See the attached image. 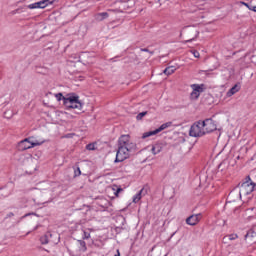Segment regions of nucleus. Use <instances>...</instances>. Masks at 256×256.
<instances>
[{"mask_svg":"<svg viewBox=\"0 0 256 256\" xmlns=\"http://www.w3.org/2000/svg\"><path fill=\"white\" fill-rule=\"evenodd\" d=\"M93 230L90 229V228H87V229H83V236H82V239H91V232Z\"/></svg>","mask_w":256,"mask_h":256,"instance_id":"obj_19","label":"nucleus"},{"mask_svg":"<svg viewBox=\"0 0 256 256\" xmlns=\"http://www.w3.org/2000/svg\"><path fill=\"white\" fill-rule=\"evenodd\" d=\"M55 97H56L57 101H61V100H63V99H66V98L63 96V94H61V93L56 94Z\"/></svg>","mask_w":256,"mask_h":256,"instance_id":"obj_27","label":"nucleus"},{"mask_svg":"<svg viewBox=\"0 0 256 256\" xmlns=\"http://www.w3.org/2000/svg\"><path fill=\"white\" fill-rule=\"evenodd\" d=\"M80 175H81V168L76 167V168L74 169V176H75V177H80Z\"/></svg>","mask_w":256,"mask_h":256,"instance_id":"obj_24","label":"nucleus"},{"mask_svg":"<svg viewBox=\"0 0 256 256\" xmlns=\"http://www.w3.org/2000/svg\"><path fill=\"white\" fill-rule=\"evenodd\" d=\"M13 216H14L13 212L8 213L7 215V217H13Z\"/></svg>","mask_w":256,"mask_h":256,"instance_id":"obj_31","label":"nucleus"},{"mask_svg":"<svg viewBox=\"0 0 256 256\" xmlns=\"http://www.w3.org/2000/svg\"><path fill=\"white\" fill-rule=\"evenodd\" d=\"M141 51L147 52L149 50L147 48H143V49H141Z\"/></svg>","mask_w":256,"mask_h":256,"instance_id":"obj_33","label":"nucleus"},{"mask_svg":"<svg viewBox=\"0 0 256 256\" xmlns=\"http://www.w3.org/2000/svg\"><path fill=\"white\" fill-rule=\"evenodd\" d=\"M145 115H147V112H141L136 116V119L138 121H140V119H143V117H145Z\"/></svg>","mask_w":256,"mask_h":256,"instance_id":"obj_26","label":"nucleus"},{"mask_svg":"<svg viewBox=\"0 0 256 256\" xmlns=\"http://www.w3.org/2000/svg\"><path fill=\"white\" fill-rule=\"evenodd\" d=\"M239 91V86L234 85L228 92H227V97H233V95H235V93H238Z\"/></svg>","mask_w":256,"mask_h":256,"instance_id":"obj_16","label":"nucleus"},{"mask_svg":"<svg viewBox=\"0 0 256 256\" xmlns=\"http://www.w3.org/2000/svg\"><path fill=\"white\" fill-rule=\"evenodd\" d=\"M193 55H194V57H196V59H199V57H200V54L197 51H193Z\"/></svg>","mask_w":256,"mask_h":256,"instance_id":"obj_29","label":"nucleus"},{"mask_svg":"<svg viewBox=\"0 0 256 256\" xmlns=\"http://www.w3.org/2000/svg\"><path fill=\"white\" fill-rule=\"evenodd\" d=\"M190 137H203L205 130L201 121L194 123L189 130Z\"/></svg>","mask_w":256,"mask_h":256,"instance_id":"obj_4","label":"nucleus"},{"mask_svg":"<svg viewBox=\"0 0 256 256\" xmlns=\"http://www.w3.org/2000/svg\"><path fill=\"white\" fill-rule=\"evenodd\" d=\"M40 242L42 245H47L48 243L57 244L59 243V235L47 233L40 238Z\"/></svg>","mask_w":256,"mask_h":256,"instance_id":"obj_8","label":"nucleus"},{"mask_svg":"<svg viewBox=\"0 0 256 256\" xmlns=\"http://www.w3.org/2000/svg\"><path fill=\"white\" fill-rule=\"evenodd\" d=\"M95 143H91V144H88V145H86V149L88 150V151H95V149H97L96 147H95Z\"/></svg>","mask_w":256,"mask_h":256,"instance_id":"obj_23","label":"nucleus"},{"mask_svg":"<svg viewBox=\"0 0 256 256\" xmlns=\"http://www.w3.org/2000/svg\"><path fill=\"white\" fill-rule=\"evenodd\" d=\"M114 256H120L119 250H117V255H114Z\"/></svg>","mask_w":256,"mask_h":256,"instance_id":"obj_34","label":"nucleus"},{"mask_svg":"<svg viewBox=\"0 0 256 256\" xmlns=\"http://www.w3.org/2000/svg\"><path fill=\"white\" fill-rule=\"evenodd\" d=\"M109 18V13L107 12H101L95 15L96 21H105V19Z\"/></svg>","mask_w":256,"mask_h":256,"instance_id":"obj_14","label":"nucleus"},{"mask_svg":"<svg viewBox=\"0 0 256 256\" xmlns=\"http://www.w3.org/2000/svg\"><path fill=\"white\" fill-rule=\"evenodd\" d=\"M78 245H80L79 249L82 253H85L87 251V243L83 240H78Z\"/></svg>","mask_w":256,"mask_h":256,"instance_id":"obj_20","label":"nucleus"},{"mask_svg":"<svg viewBox=\"0 0 256 256\" xmlns=\"http://www.w3.org/2000/svg\"><path fill=\"white\" fill-rule=\"evenodd\" d=\"M246 237H249V234H246Z\"/></svg>","mask_w":256,"mask_h":256,"instance_id":"obj_36","label":"nucleus"},{"mask_svg":"<svg viewBox=\"0 0 256 256\" xmlns=\"http://www.w3.org/2000/svg\"><path fill=\"white\" fill-rule=\"evenodd\" d=\"M230 241H235V239H239V235L237 234H230L228 235Z\"/></svg>","mask_w":256,"mask_h":256,"instance_id":"obj_25","label":"nucleus"},{"mask_svg":"<svg viewBox=\"0 0 256 256\" xmlns=\"http://www.w3.org/2000/svg\"><path fill=\"white\" fill-rule=\"evenodd\" d=\"M29 215H37V214H35L34 212H32V213H28V214H25V215L23 216V218H25V217H29Z\"/></svg>","mask_w":256,"mask_h":256,"instance_id":"obj_30","label":"nucleus"},{"mask_svg":"<svg viewBox=\"0 0 256 256\" xmlns=\"http://www.w3.org/2000/svg\"><path fill=\"white\" fill-rule=\"evenodd\" d=\"M145 195V189H141L134 197H133V203H139L141 201V197Z\"/></svg>","mask_w":256,"mask_h":256,"instance_id":"obj_15","label":"nucleus"},{"mask_svg":"<svg viewBox=\"0 0 256 256\" xmlns=\"http://www.w3.org/2000/svg\"><path fill=\"white\" fill-rule=\"evenodd\" d=\"M28 139H32V143H38V144H36V147H39V146L43 145V143H45V139L37 140V139H35L34 136H30V137H28Z\"/></svg>","mask_w":256,"mask_h":256,"instance_id":"obj_22","label":"nucleus"},{"mask_svg":"<svg viewBox=\"0 0 256 256\" xmlns=\"http://www.w3.org/2000/svg\"><path fill=\"white\" fill-rule=\"evenodd\" d=\"M121 191H123V188H117L116 192H114L115 197H119Z\"/></svg>","mask_w":256,"mask_h":256,"instance_id":"obj_28","label":"nucleus"},{"mask_svg":"<svg viewBox=\"0 0 256 256\" xmlns=\"http://www.w3.org/2000/svg\"><path fill=\"white\" fill-rule=\"evenodd\" d=\"M137 151V144L131 141L129 135H122L118 140V150L114 163H123L125 159H129L131 153Z\"/></svg>","mask_w":256,"mask_h":256,"instance_id":"obj_1","label":"nucleus"},{"mask_svg":"<svg viewBox=\"0 0 256 256\" xmlns=\"http://www.w3.org/2000/svg\"><path fill=\"white\" fill-rule=\"evenodd\" d=\"M135 7V0H127L122 2V8L124 11H129V9H133Z\"/></svg>","mask_w":256,"mask_h":256,"instance_id":"obj_13","label":"nucleus"},{"mask_svg":"<svg viewBox=\"0 0 256 256\" xmlns=\"http://www.w3.org/2000/svg\"><path fill=\"white\" fill-rule=\"evenodd\" d=\"M172 126H173V122H166L162 124L159 128L153 131L145 132L142 135V139H147V137H153V135H157V133H161V131H165V129H169V127H172Z\"/></svg>","mask_w":256,"mask_h":256,"instance_id":"obj_6","label":"nucleus"},{"mask_svg":"<svg viewBox=\"0 0 256 256\" xmlns=\"http://www.w3.org/2000/svg\"><path fill=\"white\" fill-rule=\"evenodd\" d=\"M253 11H255V13H256V6L253 8Z\"/></svg>","mask_w":256,"mask_h":256,"instance_id":"obj_35","label":"nucleus"},{"mask_svg":"<svg viewBox=\"0 0 256 256\" xmlns=\"http://www.w3.org/2000/svg\"><path fill=\"white\" fill-rule=\"evenodd\" d=\"M201 123L205 135H207V133H213V131H217V124H215V121H213V119H206L204 121H201Z\"/></svg>","mask_w":256,"mask_h":256,"instance_id":"obj_7","label":"nucleus"},{"mask_svg":"<svg viewBox=\"0 0 256 256\" xmlns=\"http://www.w3.org/2000/svg\"><path fill=\"white\" fill-rule=\"evenodd\" d=\"M63 101L67 109H78V111L83 109V104L79 101V96H68L67 98H63Z\"/></svg>","mask_w":256,"mask_h":256,"instance_id":"obj_3","label":"nucleus"},{"mask_svg":"<svg viewBox=\"0 0 256 256\" xmlns=\"http://www.w3.org/2000/svg\"><path fill=\"white\" fill-rule=\"evenodd\" d=\"M52 3L53 1L51 0H41L28 5V9H45V7H49V5H52Z\"/></svg>","mask_w":256,"mask_h":256,"instance_id":"obj_10","label":"nucleus"},{"mask_svg":"<svg viewBox=\"0 0 256 256\" xmlns=\"http://www.w3.org/2000/svg\"><path fill=\"white\" fill-rule=\"evenodd\" d=\"M256 184L251 181V177L247 176L246 181L239 185V198L243 199V197H247V195H251L252 191H255Z\"/></svg>","mask_w":256,"mask_h":256,"instance_id":"obj_2","label":"nucleus"},{"mask_svg":"<svg viewBox=\"0 0 256 256\" xmlns=\"http://www.w3.org/2000/svg\"><path fill=\"white\" fill-rule=\"evenodd\" d=\"M191 89L192 92L190 94V99H192V101H196V99H199L201 93H203V85L192 84Z\"/></svg>","mask_w":256,"mask_h":256,"instance_id":"obj_9","label":"nucleus"},{"mask_svg":"<svg viewBox=\"0 0 256 256\" xmlns=\"http://www.w3.org/2000/svg\"><path fill=\"white\" fill-rule=\"evenodd\" d=\"M194 40H195V38L189 39L186 41V43H191V41H194Z\"/></svg>","mask_w":256,"mask_h":256,"instance_id":"obj_32","label":"nucleus"},{"mask_svg":"<svg viewBox=\"0 0 256 256\" xmlns=\"http://www.w3.org/2000/svg\"><path fill=\"white\" fill-rule=\"evenodd\" d=\"M243 60L245 61L246 65H249V61H251V63L256 65V49L253 50L251 53L246 54Z\"/></svg>","mask_w":256,"mask_h":256,"instance_id":"obj_12","label":"nucleus"},{"mask_svg":"<svg viewBox=\"0 0 256 256\" xmlns=\"http://www.w3.org/2000/svg\"><path fill=\"white\" fill-rule=\"evenodd\" d=\"M162 147H161V144H155L152 146V149H151V152L153 153V155H158V153L160 151H162Z\"/></svg>","mask_w":256,"mask_h":256,"instance_id":"obj_18","label":"nucleus"},{"mask_svg":"<svg viewBox=\"0 0 256 256\" xmlns=\"http://www.w3.org/2000/svg\"><path fill=\"white\" fill-rule=\"evenodd\" d=\"M246 215H248V219H254L256 217V208H250L246 211Z\"/></svg>","mask_w":256,"mask_h":256,"instance_id":"obj_17","label":"nucleus"},{"mask_svg":"<svg viewBox=\"0 0 256 256\" xmlns=\"http://www.w3.org/2000/svg\"><path fill=\"white\" fill-rule=\"evenodd\" d=\"M201 217H202L201 213L193 214L186 219V223H187V225H190L193 227V226L197 225V223H199V221H201Z\"/></svg>","mask_w":256,"mask_h":256,"instance_id":"obj_11","label":"nucleus"},{"mask_svg":"<svg viewBox=\"0 0 256 256\" xmlns=\"http://www.w3.org/2000/svg\"><path fill=\"white\" fill-rule=\"evenodd\" d=\"M176 69H175V66H170V67H167L163 73L165 75H173V73H175Z\"/></svg>","mask_w":256,"mask_h":256,"instance_id":"obj_21","label":"nucleus"},{"mask_svg":"<svg viewBox=\"0 0 256 256\" xmlns=\"http://www.w3.org/2000/svg\"><path fill=\"white\" fill-rule=\"evenodd\" d=\"M39 143L33 142L32 138H25L24 140L20 141L17 145L18 151H27V149H33V147H37Z\"/></svg>","mask_w":256,"mask_h":256,"instance_id":"obj_5","label":"nucleus"}]
</instances>
